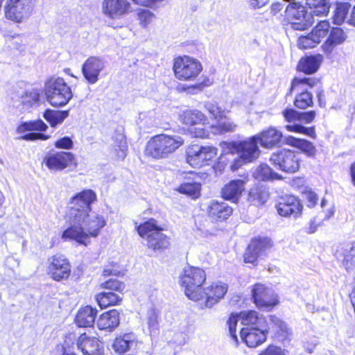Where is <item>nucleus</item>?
<instances>
[{
	"label": "nucleus",
	"instance_id": "nucleus-1",
	"mask_svg": "<svg viewBox=\"0 0 355 355\" xmlns=\"http://www.w3.org/2000/svg\"><path fill=\"white\" fill-rule=\"evenodd\" d=\"M96 200V195L91 189L84 190L70 200L67 215L69 226L62 232V239L87 245L90 238L100 234L106 221L103 216L91 213V205Z\"/></svg>",
	"mask_w": 355,
	"mask_h": 355
},
{
	"label": "nucleus",
	"instance_id": "nucleus-2",
	"mask_svg": "<svg viewBox=\"0 0 355 355\" xmlns=\"http://www.w3.org/2000/svg\"><path fill=\"white\" fill-rule=\"evenodd\" d=\"M184 141L179 135H157L147 143L145 155L155 159L168 158L175 153Z\"/></svg>",
	"mask_w": 355,
	"mask_h": 355
},
{
	"label": "nucleus",
	"instance_id": "nucleus-3",
	"mask_svg": "<svg viewBox=\"0 0 355 355\" xmlns=\"http://www.w3.org/2000/svg\"><path fill=\"white\" fill-rule=\"evenodd\" d=\"M205 280V272L198 267L187 266L180 275V284L184 288L185 295L195 302L203 299L202 285Z\"/></svg>",
	"mask_w": 355,
	"mask_h": 355
},
{
	"label": "nucleus",
	"instance_id": "nucleus-4",
	"mask_svg": "<svg viewBox=\"0 0 355 355\" xmlns=\"http://www.w3.org/2000/svg\"><path fill=\"white\" fill-rule=\"evenodd\" d=\"M44 92L46 101L56 107L64 106L73 97L71 88L62 78H50L46 80Z\"/></svg>",
	"mask_w": 355,
	"mask_h": 355
},
{
	"label": "nucleus",
	"instance_id": "nucleus-5",
	"mask_svg": "<svg viewBox=\"0 0 355 355\" xmlns=\"http://www.w3.org/2000/svg\"><path fill=\"white\" fill-rule=\"evenodd\" d=\"M137 232L142 238L146 239L147 246L153 250H159L169 246V239L162 232L153 220H148L137 228Z\"/></svg>",
	"mask_w": 355,
	"mask_h": 355
},
{
	"label": "nucleus",
	"instance_id": "nucleus-6",
	"mask_svg": "<svg viewBox=\"0 0 355 355\" xmlns=\"http://www.w3.org/2000/svg\"><path fill=\"white\" fill-rule=\"evenodd\" d=\"M173 69L177 79L183 81H193L201 73L202 65L198 60L184 55L174 60Z\"/></svg>",
	"mask_w": 355,
	"mask_h": 355
},
{
	"label": "nucleus",
	"instance_id": "nucleus-7",
	"mask_svg": "<svg viewBox=\"0 0 355 355\" xmlns=\"http://www.w3.org/2000/svg\"><path fill=\"white\" fill-rule=\"evenodd\" d=\"M284 14L286 20L295 30H305L313 22L306 8L296 1L289 2L285 7Z\"/></svg>",
	"mask_w": 355,
	"mask_h": 355
},
{
	"label": "nucleus",
	"instance_id": "nucleus-8",
	"mask_svg": "<svg viewBox=\"0 0 355 355\" xmlns=\"http://www.w3.org/2000/svg\"><path fill=\"white\" fill-rule=\"evenodd\" d=\"M301 161L300 153L287 149L273 153L270 158V162L275 167L287 173L298 171Z\"/></svg>",
	"mask_w": 355,
	"mask_h": 355
},
{
	"label": "nucleus",
	"instance_id": "nucleus-9",
	"mask_svg": "<svg viewBox=\"0 0 355 355\" xmlns=\"http://www.w3.org/2000/svg\"><path fill=\"white\" fill-rule=\"evenodd\" d=\"M35 0H7L5 16L8 19L21 23L33 12Z\"/></svg>",
	"mask_w": 355,
	"mask_h": 355
},
{
	"label": "nucleus",
	"instance_id": "nucleus-10",
	"mask_svg": "<svg viewBox=\"0 0 355 355\" xmlns=\"http://www.w3.org/2000/svg\"><path fill=\"white\" fill-rule=\"evenodd\" d=\"M217 155V149L213 146L191 145L187 150V162L193 167L200 168L208 165Z\"/></svg>",
	"mask_w": 355,
	"mask_h": 355
},
{
	"label": "nucleus",
	"instance_id": "nucleus-11",
	"mask_svg": "<svg viewBox=\"0 0 355 355\" xmlns=\"http://www.w3.org/2000/svg\"><path fill=\"white\" fill-rule=\"evenodd\" d=\"M258 140L252 136L246 140L229 144L230 148L234 150L239 154L242 163H249L257 159L261 153L258 147Z\"/></svg>",
	"mask_w": 355,
	"mask_h": 355
},
{
	"label": "nucleus",
	"instance_id": "nucleus-12",
	"mask_svg": "<svg viewBox=\"0 0 355 355\" xmlns=\"http://www.w3.org/2000/svg\"><path fill=\"white\" fill-rule=\"evenodd\" d=\"M252 293L254 302L259 308L270 309L279 302L273 290L264 284H256L252 290Z\"/></svg>",
	"mask_w": 355,
	"mask_h": 355
},
{
	"label": "nucleus",
	"instance_id": "nucleus-13",
	"mask_svg": "<svg viewBox=\"0 0 355 355\" xmlns=\"http://www.w3.org/2000/svg\"><path fill=\"white\" fill-rule=\"evenodd\" d=\"M74 162V156L69 152L49 153L44 159V163L51 171H62Z\"/></svg>",
	"mask_w": 355,
	"mask_h": 355
},
{
	"label": "nucleus",
	"instance_id": "nucleus-14",
	"mask_svg": "<svg viewBox=\"0 0 355 355\" xmlns=\"http://www.w3.org/2000/svg\"><path fill=\"white\" fill-rule=\"evenodd\" d=\"M49 274L55 281L67 279L71 274L69 261L63 255L53 256L49 266Z\"/></svg>",
	"mask_w": 355,
	"mask_h": 355
},
{
	"label": "nucleus",
	"instance_id": "nucleus-15",
	"mask_svg": "<svg viewBox=\"0 0 355 355\" xmlns=\"http://www.w3.org/2000/svg\"><path fill=\"white\" fill-rule=\"evenodd\" d=\"M105 67V64L103 59L92 56L88 58L83 64L82 72L89 83L95 84L98 80L100 73Z\"/></svg>",
	"mask_w": 355,
	"mask_h": 355
},
{
	"label": "nucleus",
	"instance_id": "nucleus-16",
	"mask_svg": "<svg viewBox=\"0 0 355 355\" xmlns=\"http://www.w3.org/2000/svg\"><path fill=\"white\" fill-rule=\"evenodd\" d=\"M303 206L300 200L293 196H288L281 198L277 205L278 214L284 217L297 218L302 211Z\"/></svg>",
	"mask_w": 355,
	"mask_h": 355
},
{
	"label": "nucleus",
	"instance_id": "nucleus-17",
	"mask_svg": "<svg viewBox=\"0 0 355 355\" xmlns=\"http://www.w3.org/2000/svg\"><path fill=\"white\" fill-rule=\"evenodd\" d=\"M254 136L261 146L266 149L278 146L283 139L282 132L274 126H270Z\"/></svg>",
	"mask_w": 355,
	"mask_h": 355
},
{
	"label": "nucleus",
	"instance_id": "nucleus-18",
	"mask_svg": "<svg viewBox=\"0 0 355 355\" xmlns=\"http://www.w3.org/2000/svg\"><path fill=\"white\" fill-rule=\"evenodd\" d=\"M130 3L127 0H103V12L107 17L116 19L129 12Z\"/></svg>",
	"mask_w": 355,
	"mask_h": 355
},
{
	"label": "nucleus",
	"instance_id": "nucleus-19",
	"mask_svg": "<svg viewBox=\"0 0 355 355\" xmlns=\"http://www.w3.org/2000/svg\"><path fill=\"white\" fill-rule=\"evenodd\" d=\"M77 347L84 355H102L103 345L95 337H89L85 334H81L76 343Z\"/></svg>",
	"mask_w": 355,
	"mask_h": 355
},
{
	"label": "nucleus",
	"instance_id": "nucleus-20",
	"mask_svg": "<svg viewBox=\"0 0 355 355\" xmlns=\"http://www.w3.org/2000/svg\"><path fill=\"white\" fill-rule=\"evenodd\" d=\"M268 327L265 328H243L241 330V338L250 347H256L266 340Z\"/></svg>",
	"mask_w": 355,
	"mask_h": 355
},
{
	"label": "nucleus",
	"instance_id": "nucleus-21",
	"mask_svg": "<svg viewBox=\"0 0 355 355\" xmlns=\"http://www.w3.org/2000/svg\"><path fill=\"white\" fill-rule=\"evenodd\" d=\"M228 286L222 282L213 283L205 289L203 297H206L205 306L212 307L218 303L227 293Z\"/></svg>",
	"mask_w": 355,
	"mask_h": 355
},
{
	"label": "nucleus",
	"instance_id": "nucleus-22",
	"mask_svg": "<svg viewBox=\"0 0 355 355\" xmlns=\"http://www.w3.org/2000/svg\"><path fill=\"white\" fill-rule=\"evenodd\" d=\"M245 180H233L222 189L221 194L224 199L236 202L244 191Z\"/></svg>",
	"mask_w": 355,
	"mask_h": 355
},
{
	"label": "nucleus",
	"instance_id": "nucleus-23",
	"mask_svg": "<svg viewBox=\"0 0 355 355\" xmlns=\"http://www.w3.org/2000/svg\"><path fill=\"white\" fill-rule=\"evenodd\" d=\"M329 35L326 42L322 45L323 51L331 53L334 48L343 44L347 39V35L340 28H332L329 31Z\"/></svg>",
	"mask_w": 355,
	"mask_h": 355
},
{
	"label": "nucleus",
	"instance_id": "nucleus-24",
	"mask_svg": "<svg viewBox=\"0 0 355 355\" xmlns=\"http://www.w3.org/2000/svg\"><path fill=\"white\" fill-rule=\"evenodd\" d=\"M336 256L343 262L345 268L349 270L355 263V243L340 245L336 250Z\"/></svg>",
	"mask_w": 355,
	"mask_h": 355
},
{
	"label": "nucleus",
	"instance_id": "nucleus-25",
	"mask_svg": "<svg viewBox=\"0 0 355 355\" xmlns=\"http://www.w3.org/2000/svg\"><path fill=\"white\" fill-rule=\"evenodd\" d=\"M323 60L322 55L318 54L316 55L306 56L301 58L297 65V69L306 74H313L315 73Z\"/></svg>",
	"mask_w": 355,
	"mask_h": 355
},
{
	"label": "nucleus",
	"instance_id": "nucleus-26",
	"mask_svg": "<svg viewBox=\"0 0 355 355\" xmlns=\"http://www.w3.org/2000/svg\"><path fill=\"white\" fill-rule=\"evenodd\" d=\"M232 213V208L225 202L212 200L209 206V215L214 220H225Z\"/></svg>",
	"mask_w": 355,
	"mask_h": 355
},
{
	"label": "nucleus",
	"instance_id": "nucleus-27",
	"mask_svg": "<svg viewBox=\"0 0 355 355\" xmlns=\"http://www.w3.org/2000/svg\"><path fill=\"white\" fill-rule=\"evenodd\" d=\"M42 90L38 88L26 89L19 96V102L26 109L38 107L40 105Z\"/></svg>",
	"mask_w": 355,
	"mask_h": 355
},
{
	"label": "nucleus",
	"instance_id": "nucleus-28",
	"mask_svg": "<svg viewBox=\"0 0 355 355\" xmlns=\"http://www.w3.org/2000/svg\"><path fill=\"white\" fill-rule=\"evenodd\" d=\"M241 323L243 325H252L253 328H265L267 323L265 318L259 315L255 311H243L239 313Z\"/></svg>",
	"mask_w": 355,
	"mask_h": 355
},
{
	"label": "nucleus",
	"instance_id": "nucleus-29",
	"mask_svg": "<svg viewBox=\"0 0 355 355\" xmlns=\"http://www.w3.org/2000/svg\"><path fill=\"white\" fill-rule=\"evenodd\" d=\"M119 324V313L116 309L103 313L97 320L100 329L112 331Z\"/></svg>",
	"mask_w": 355,
	"mask_h": 355
},
{
	"label": "nucleus",
	"instance_id": "nucleus-30",
	"mask_svg": "<svg viewBox=\"0 0 355 355\" xmlns=\"http://www.w3.org/2000/svg\"><path fill=\"white\" fill-rule=\"evenodd\" d=\"M137 346V338L132 333L125 334L116 337L112 347L118 353H125Z\"/></svg>",
	"mask_w": 355,
	"mask_h": 355
},
{
	"label": "nucleus",
	"instance_id": "nucleus-31",
	"mask_svg": "<svg viewBox=\"0 0 355 355\" xmlns=\"http://www.w3.org/2000/svg\"><path fill=\"white\" fill-rule=\"evenodd\" d=\"M319 83L320 80L315 78H294L288 94L291 95L293 92L297 94L309 92V88H312Z\"/></svg>",
	"mask_w": 355,
	"mask_h": 355
},
{
	"label": "nucleus",
	"instance_id": "nucleus-32",
	"mask_svg": "<svg viewBox=\"0 0 355 355\" xmlns=\"http://www.w3.org/2000/svg\"><path fill=\"white\" fill-rule=\"evenodd\" d=\"M97 311L90 306L82 308L76 315V323L80 327L93 326L96 317Z\"/></svg>",
	"mask_w": 355,
	"mask_h": 355
},
{
	"label": "nucleus",
	"instance_id": "nucleus-33",
	"mask_svg": "<svg viewBox=\"0 0 355 355\" xmlns=\"http://www.w3.org/2000/svg\"><path fill=\"white\" fill-rule=\"evenodd\" d=\"M269 198V193L266 189L259 187L252 188L248 193V200L252 205L261 206Z\"/></svg>",
	"mask_w": 355,
	"mask_h": 355
},
{
	"label": "nucleus",
	"instance_id": "nucleus-34",
	"mask_svg": "<svg viewBox=\"0 0 355 355\" xmlns=\"http://www.w3.org/2000/svg\"><path fill=\"white\" fill-rule=\"evenodd\" d=\"M306 4L309 6L312 15L324 17L327 16L329 12V0H306Z\"/></svg>",
	"mask_w": 355,
	"mask_h": 355
},
{
	"label": "nucleus",
	"instance_id": "nucleus-35",
	"mask_svg": "<svg viewBox=\"0 0 355 355\" xmlns=\"http://www.w3.org/2000/svg\"><path fill=\"white\" fill-rule=\"evenodd\" d=\"M69 115V110H46L43 117L50 123L51 127L61 124Z\"/></svg>",
	"mask_w": 355,
	"mask_h": 355
},
{
	"label": "nucleus",
	"instance_id": "nucleus-36",
	"mask_svg": "<svg viewBox=\"0 0 355 355\" xmlns=\"http://www.w3.org/2000/svg\"><path fill=\"white\" fill-rule=\"evenodd\" d=\"M253 177L259 181L281 179L282 176L274 172L267 164H261L253 173Z\"/></svg>",
	"mask_w": 355,
	"mask_h": 355
},
{
	"label": "nucleus",
	"instance_id": "nucleus-37",
	"mask_svg": "<svg viewBox=\"0 0 355 355\" xmlns=\"http://www.w3.org/2000/svg\"><path fill=\"white\" fill-rule=\"evenodd\" d=\"M181 121L186 124L196 125L206 121V117L198 110H187L180 116Z\"/></svg>",
	"mask_w": 355,
	"mask_h": 355
},
{
	"label": "nucleus",
	"instance_id": "nucleus-38",
	"mask_svg": "<svg viewBox=\"0 0 355 355\" xmlns=\"http://www.w3.org/2000/svg\"><path fill=\"white\" fill-rule=\"evenodd\" d=\"M96 300L101 308H106L116 304L121 297L113 292H103L96 295Z\"/></svg>",
	"mask_w": 355,
	"mask_h": 355
},
{
	"label": "nucleus",
	"instance_id": "nucleus-39",
	"mask_svg": "<svg viewBox=\"0 0 355 355\" xmlns=\"http://www.w3.org/2000/svg\"><path fill=\"white\" fill-rule=\"evenodd\" d=\"M200 189L201 184L200 183L192 182L182 183L176 190L180 193L196 199L200 196Z\"/></svg>",
	"mask_w": 355,
	"mask_h": 355
},
{
	"label": "nucleus",
	"instance_id": "nucleus-40",
	"mask_svg": "<svg viewBox=\"0 0 355 355\" xmlns=\"http://www.w3.org/2000/svg\"><path fill=\"white\" fill-rule=\"evenodd\" d=\"M250 245V249L255 250V252L261 257L272 246V242L270 239L264 237L252 240Z\"/></svg>",
	"mask_w": 355,
	"mask_h": 355
},
{
	"label": "nucleus",
	"instance_id": "nucleus-41",
	"mask_svg": "<svg viewBox=\"0 0 355 355\" xmlns=\"http://www.w3.org/2000/svg\"><path fill=\"white\" fill-rule=\"evenodd\" d=\"M47 128L46 124L41 119L21 123L17 129L19 134L26 131H44Z\"/></svg>",
	"mask_w": 355,
	"mask_h": 355
},
{
	"label": "nucleus",
	"instance_id": "nucleus-42",
	"mask_svg": "<svg viewBox=\"0 0 355 355\" xmlns=\"http://www.w3.org/2000/svg\"><path fill=\"white\" fill-rule=\"evenodd\" d=\"M330 31V24L327 20L320 21L317 25L313 28L311 33L314 37L315 40H318L319 43L324 38Z\"/></svg>",
	"mask_w": 355,
	"mask_h": 355
},
{
	"label": "nucleus",
	"instance_id": "nucleus-43",
	"mask_svg": "<svg viewBox=\"0 0 355 355\" xmlns=\"http://www.w3.org/2000/svg\"><path fill=\"white\" fill-rule=\"evenodd\" d=\"M313 105V95L310 92L297 94L294 100V105L301 110H305Z\"/></svg>",
	"mask_w": 355,
	"mask_h": 355
},
{
	"label": "nucleus",
	"instance_id": "nucleus-44",
	"mask_svg": "<svg viewBox=\"0 0 355 355\" xmlns=\"http://www.w3.org/2000/svg\"><path fill=\"white\" fill-rule=\"evenodd\" d=\"M349 8L350 5L347 3H340L337 4L333 18L334 23L335 24L340 25L345 21Z\"/></svg>",
	"mask_w": 355,
	"mask_h": 355
},
{
	"label": "nucleus",
	"instance_id": "nucleus-45",
	"mask_svg": "<svg viewBox=\"0 0 355 355\" xmlns=\"http://www.w3.org/2000/svg\"><path fill=\"white\" fill-rule=\"evenodd\" d=\"M318 44L319 42L315 40L311 33L306 36L300 37L297 40V46L303 49L313 48Z\"/></svg>",
	"mask_w": 355,
	"mask_h": 355
},
{
	"label": "nucleus",
	"instance_id": "nucleus-46",
	"mask_svg": "<svg viewBox=\"0 0 355 355\" xmlns=\"http://www.w3.org/2000/svg\"><path fill=\"white\" fill-rule=\"evenodd\" d=\"M115 150L118 152V156L123 159L126 154L127 143L124 135H117L115 137Z\"/></svg>",
	"mask_w": 355,
	"mask_h": 355
},
{
	"label": "nucleus",
	"instance_id": "nucleus-47",
	"mask_svg": "<svg viewBox=\"0 0 355 355\" xmlns=\"http://www.w3.org/2000/svg\"><path fill=\"white\" fill-rule=\"evenodd\" d=\"M297 148L300 149L309 157L314 156L315 154V148L313 144L304 139H300Z\"/></svg>",
	"mask_w": 355,
	"mask_h": 355
},
{
	"label": "nucleus",
	"instance_id": "nucleus-48",
	"mask_svg": "<svg viewBox=\"0 0 355 355\" xmlns=\"http://www.w3.org/2000/svg\"><path fill=\"white\" fill-rule=\"evenodd\" d=\"M205 107L216 119H220L223 116V111L218 106L216 102H207L205 104Z\"/></svg>",
	"mask_w": 355,
	"mask_h": 355
},
{
	"label": "nucleus",
	"instance_id": "nucleus-49",
	"mask_svg": "<svg viewBox=\"0 0 355 355\" xmlns=\"http://www.w3.org/2000/svg\"><path fill=\"white\" fill-rule=\"evenodd\" d=\"M101 286L107 290L119 292H121L125 288L124 284L115 279H110L106 281L101 284Z\"/></svg>",
	"mask_w": 355,
	"mask_h": 355
},
{
	"label": "nucleus",
	"instance_id": "nucleus-50",
	"mask_svg": "<svg viewBox=\"0 0 355 355\" xmlns=\"http://www.w3.org/2000/svg\"><path fill=\"white\" fill-rule=\"evenodd\" d=\"M198 126L192 125L189 129V132L190 135L196 138H207L209 136V131L204 128V123L198 124Z\"/></svg>",
	"mask_w": 355,
	"mask_h": 355
},
{
	"label": "nucleus",
	"instance_id": "nucleus-51",
	"mask_svg": "<svg viewBox=\"0 0 355 355\" xmlns=\"http://www.w3.org/2000/svg\"><path fill=\"white\" fill-rule=\"evenodd\" d=\"M140 23L144 26H147L155 17L153 12L147 9L141 10L138 13Z\"/></svg>",
	"mask_w": 355,
	"mask_h": 355
},
{
	"label": "nucleus",
	"instance_id": "nucleus-52",
	"mask_svg": "<svg viewBox=\"0 0 355 355\" xmlns=\"http://www.w3.org/2000/svg\"><path fill=\"white\" fill-rule=\"evenodd\" d=\"M282 115L286 121L292 123L299 121L300 112L292 109L286 108L282 112Z\"/></svg>",
	"mask_w": 355,
	"mask_h": 355
},
{
	"label": "nucleus",
	"instance_id": "nucleus-53",
	"mask_svg": "<svg viewBox=\"0 0 355 355\" xmlns=\"http://www.w3.org/2000/svg\"><path fill=\"white\" fill-rule=\"evenodd\" d=\"M238 321H240L239 314H232L227 322L230 333L232 338H234L236 340H237V337L236 335V326Z\"/></svg>",
	"mask_w": 355,
	"mask_h": 355
},
{
	"label": "nucleus",
	"instance_id": "nucleus-54",
	"mask_svg": "<svg viewBox=\"0 0 355 355\" xmlns=\"http://www.w3.org/2000/svg\"><path fill=\"white\" fill-rule=\"evenodd\" d=\"M259 355H286V353L285 350L279 347L270 345Z\"/></svg>",
	"mask_w": 355,
	"mask_h": 355
},
{
	"label": "nucleus",
	"instance_id": "nucleus-55",
	"mask_svg": "<svg viewBox=\"0 0 355 355\" xmlns=\"http://www.w3.org/2000/svg\"><path fill=\"white\" fill-rule=\"evenodd\" d=\"M259 257H260V256L255 252V250L250 249V245L249 244L246 252L244 254L245 262L254 264Z\"/></svg>",
	"mask_w": 355,
	"mask_h": 355
},
{
	"label": "nucleus",
	"instance_id": "nucleus-56",
	"mask_svg": "<svg viewBox=\"0 0 355 355\" xmlns=\"http://www.w3.org/2000/svg\"><path fill=\"white\" fill-rule=\"evenodd\" d=\"M148 324L150 329H155L157 324V315L154 309H150L147 312Z\"/></svg>",
	"mask_w": 355,
	"mask_h": 355
},
{
	"label": "nucleus",
	"instance_id": "nucleus-57",
	"mask_svg": "<svg viewBox=\"0 0 355 355\" xmlns=\"http://www.w3.org/2000/svg\"><path fill=\"white\" fill-rule=\"evenodd\" d=\"M55 146L58 148L71 149L73 147V141L70 137H64L58 140Z\"/></svg>",
	"mask_w": 355,
	"mask_h": 355
},
{
	"label": "nucleus",
	"instance_id": "nucleus-58",
	"mask_svg": "<svg viewBox=\"0 0 355 355\" xmlns=\"http://www.w3.org/2000/svg\"><path fill=\"white\" fill-rule=\"evenodd\" d=\"M49 136L46 135L43 133H35V132H31L24 135V136L21 137L20 139L26 141H35V140H46L49 139Z\"/></svg>",
	"mask_w": 355,
	"mask_h": 355
},
{
	"label": "nucleus",
	"instance_id": "nucleus-59",
	"mask_svg": "<svg viewBox=\"0 0 355 355\" xmlns=\"http://www.w3.org/2000/svg\"><path fill=\"white\" fill-rule=\"evenodd\" d=\"M55 355H76L72 352L71 348L68 346L67 341L64 342V345H58L55 349Z\"/></svg>",
	"mask_w": 355,
	"mask_h": 355
},
{
	"label": "nucleus",
	"instance_id": "nucleus-60",
	"mask_svg": "<svg viewBox=\"0 0 355 355\" xmlns=\"http://www.w3.org/2000/svg\"><path fill=\"white\" fill-rule=\"evenodd\" d=\"M315 117V111L300 112L299 121H303L306 123H311Z\"/></svg>",
	"mask_w": 355,
	"mask_h": 355
},
{
	"label": "nucleus",
	"instance_id": "nucleus-61",
	"mask_svg": "<svg viewBox=\"0 0 355 355\" xmlns=\"http://www.w3.org/2000/svg\"><path fill=\"white\" fill-rule=\"evenodd\" d=\"M305 196L308 202L307 206L309 207H314L318 200L317 194L313 191H309L305 193Z\"/></svg>",
	"mask_w": 355,
	"mask_h": 355
},
{
	"label": "nucleus",
	"instance_id": "nucleus-62",
	"mask_svg": "<svg viewBox=\"0 0 355 355\" xmlns=\"http://www.w3.org/2000/svg\"><path fill=\"white\" fill-rule=\"evenodd\" d=\"M300 139L295 138L293 136H288L284 138L283 144L297 148Z\"/></svg>",
	"mask_w": 355,
	"mask_h": 355
},
{
	"label": "nucleus",
	"instance_id": "nucleus-63",
	"mask_svg": "<svg viewBox=\"0 0 355 355\" xmlns=\"http://www.w3.org/2000/svg\"><path fill=\"white\" fill-rule=\"evenodd\" d=\"M221 132H234L236 129V125L233 124L231 122L223 123L220 125Z\"/></svg>",
	"mask_w": 355,
	"mask_h": 355
},
{
	"label": "nucleus",
	"instance_id": "nucleus-64",
	"mask_svg": "<svg viewBox=\"0 0 355 355\" xmlns=\"http://www.w3.org/2000/svg\"><path fill=\"white\" fill-rule=\"evenodd\" d=\"M269 0H249L250 5L252 8L256 9L264 6L268 3Z\"/></svg>",
	"mask_w": 355,
	"mask_h": 355
}]
</instances>
